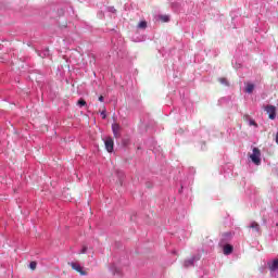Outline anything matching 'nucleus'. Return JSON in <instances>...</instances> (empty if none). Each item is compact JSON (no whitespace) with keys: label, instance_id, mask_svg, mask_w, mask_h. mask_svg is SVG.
Wrapping results in <instances>:
<instances>
[{"label":"nucleus","instance_id":"nucleus-6","mask_svg":"<svg viewBox=\"0 0 278 278\" xmlns=\"http://www.w3.org/2000/svg\"><path fill=\"white\" fill-rule=\"evenodd\" d=\"M70 266L73 268V270H76V273H79L83 277H86L88 274L84 271V268L80 267L77 263H70Z\"/></svg>","mask_w":278,"mask_h":278},{"label":"nucleus","instance_id":"nucleus-21","mask_svg":"<svg viewBox=\"0 0 278 278\" xmlns=\"http://www.w3.org/2000/svg\"><path fill=\"white\" fill-rule=\"evenodd\" d=\"M111 11H112V12H116V9H114V8H111Z\"/></svg>","mask_w":278,"mask_h":278},{"label":"nucleus","instance_id":"nucleus-11","mask_svg":"<svg viewBox=\"0 0 278 278\" xmlns=\"http://www.w3.org/2000/svg\"><path fill=\"white\" fill-rule=\"evenodd\" d=\"M110 270L113 275H121V268H118L115 264H113L111 267H110Z\"/></svg>","mask_w":278,"mask_h":278},{"label":"nucleus","instance_id":"nucleus-3","mask_svg":"<svg viewBox=\"0 0 278 278\" xmlns=\"http://www.w3.org/2000/svg\"><path fill=\"white\" fill-rule=\"evenodd\" d=\"M265 112L268 114L270 121H275V118H277V108H275V105L265 106Z\"/></svg>","mask_w":278,"mask_h":278},{"label":"nucleus","instance_id":"nucleus-1","mask_svg":"<svg viewBox=\"0 0 278 278\" xmlns=\"http://www.w3.org/2000/svg\"><path fill=\"white\" fill-rule=\"evenodd\" d=\"M229 239H231V233L227 232L223 236L219 242L220 247H224V255H231V253H233V245L225 244V241Z\"/></svg>","mask_w":278,"mask_h":278},{"label":"nucleus","instance_id":"nucleus-7","mask_svg":"<svg viewBox=\"0 0 278 278\" xmlns=\"http://www.w3.org/2000/svg\"><path fill=\"white\" fill-rule=\"evenodd\" d=\"M201 260V256H192L191 258L185 261V268H190V266H194V262H199Z\"/></svg>","mask_w":278,"mask_h":278},{"label":"nucleus","instance_id":"nucleus-20","mask_svg":"<svg viewBox=\"0 0 278 278\" xmlns=\"http://www.w3.org/2000/svg\"><path fill=\"white\" fill-rule=\"evenodd\" d=\"M103 99H104L103 96H100V97H99V101H100L101 103H103Z\"/></svg>","mask_w":278,"mask_h":278},{"label":"nucleus","instance_id":"nucleus-13","mask_svg":"<svg viewBox=\"0 0 278 278\" xmlns=\"http://www.w3.org/2000/svg\"><path fill=\"white\" fill-rule=\"evenodd\" d=\"M160 18L163 23H168V21H170V17L168 15H161Z\"/></svg>","mask_w":278,"mask_h":278},{"label":"nucleus","instance_id":"nucleus-5","mask_svg":"<svg viewBox=\"0 0 278 278\" xmlns=\"http://www.w3.org/2000/svg\"><path fill=\"white\" fill-rule=\"evenodd\" d=\"M104 147L109 153H112V151H114V139H112V137H106L104 139Z\"/></svg>","mask_w":278,"mask_h":278},{"label":"nucleus","instance_id":"nucleus-2","mask_svg":"<svg viewBox=\"0 0 278 278\" xmlns=\"http://www.w3.org/2000/svg\"><path fill=\"white\" fill-rule=\"evenodd\" d=\"M250 160L255 164V166H260V164H262V152L258 148H253L252 154H250Z\"/></svg>","mask_w":278,"mask_h":278},{"label":"nucleus","instance_id":"nucleus-17","mask_svg":"<svg viewBox=\"0 0 278 278\" xmlns=\"http://www.w3.org/2000/svg\"><path fill=\"white\" fill-rule=\"evenodd\" d=\"M249 125L253 127H257V123L254 119H249Z\"/></svg>","mask_w":278,"mask_h":278},{"label":"nucleus","instance_id":"nucleus-9","mask_svg":"<svg viewBox=\"0 0 278 278\" xmlns=\"http://www.w3.org/2000/svg\"><path fill=\"white\" fill-rule=\"evenodd\" d=\"M268 267H269V270H270L271 275H273L274 273H277V270H278V258H276V260L269 262V263H268Z\"/></svg>","mask_w":278,"mask_h":278},{"label":"nucleus","instance_id":"nucleus-16","mask_svg":"<svg viewBox=\"0 0 278 278\" xmlns=\"http://www.w3.org/2000/svg\"><path fill=\"white\" fill-rule=\"evenodd\" d=\"M77 105H79L80 108H84V105H86L85 100L84 99L78 100Z\"/></svg>","mask_w":278,"mask_h":278},{"label":"nucleus","instance_id":"nucleus-19","mask_svg":"<svg viewBox=\"0 0 278 278\" xmlns=\"http://www.w3.org/2000/svg\"><path fill=\"white\" fill-rule=\"evenodd\" d=\"M101 116H102L103 119L106 118L108 115H105V111H102V112H101Z\"/></svg>","mask_w":278,"mask_h":278},{"label":"nucleus","instance_id":"nucleus-8","mask_svg":"<svg viewBox=\"0 0 278 278\" xmlns=\"http://www.w3.org/2000/svg\"><path fill=\"white\" fill-rule=\"evenodd\" d=\"M112 131L114 138H121V125L119 124H112Z\"/></svg>","mask_w":278,"mask_h":278},{"label":"nucleus","instance_id":"nucleus-10","mask_svg":"<svg viewBox=\"0 0 278 278\" xmlns=\"http://www.w3.org/2000/svg\"><path fill=\"white\" fill-rule=\"evenodd\" d=\"M244 90L248 94H251L255 90V85L253 83H245V89Z\"/></svg>","mask_w":278,"mask_h":278},{"label":"nucleus","instance_id":"nucleus-12","mask_svg":"<svg viewBox=\"0 0 278 278\" xmlns=\"http://www.w3.org/2000/svg\"><path fill=\"white\" fill-rule=\"evenodd\" d=\"M138 29H147V22L146 21H141L138 24Z\"/></svg>","mask_w":278,"mask_h":278},{"label":"nucleus","instance_id":"nucleus-15","mask_svg":"<svg viewBox=\"0 0 278 278\" xmlns=\"http://www.w3.org/2000/svg\"><path fill=\"white\" fill-rule=\"evenodd\" d=\"M36 266H38V264L36 262H30V264H29L30 270H36Z\"/></svg>","mask_w":278,"mask_h":278},{"label":"nucleus","instance_id":"nucleus-4","mask_svg":"<svg viewBox=\"0 0 278 278\" xmlns=\"http://www.w3.org/2000/svg\"><path fill=\"white\" fill-rule=\"evenodd\" d=\"M249 229H251L254 236H262V227L256 222H252L249 225Z\"/></svg>","mask_w":278,"mask_h":278},{"label":"nucleus","instance_id":"nucleus-14","mask_svg":"<svg viewBox=\"0 0 278 278\" xmlns=\"http://www.w3.org/2000/svg\"><path fill=\"white\" fill-rule=\"evenodd\" d=\"M219 84L223 86H229V83L226 80V78H219Z\"/></svg>","mask_w":278,"mask_h":278},{"label":"nucleus","instance_id":"nucleus-18","mask_svg":"<svg viewBox=\"0 0 278 278\" xmlns=\"http://www.w3.org/2000/svg\"><path fill=\"white\" fill-rule=\"evenodd\" d=\"M86 251H88V247H84L79 253L84 254V253H86Z\"/></svg>","mask_w":278,"mask_h":278}]
</instances>
